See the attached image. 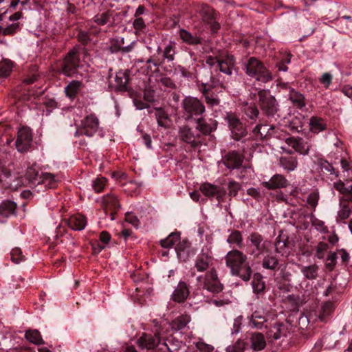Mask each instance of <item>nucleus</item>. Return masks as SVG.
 <instances>
[{
    "instance_id": "nucleus-6",
    "label": "nucleus",
    "mask_w": 352,
    "mask_h": 352,
    "mask_svg": "<svg viewBox=\"0 0 352 352\" xmlns=\"http://www.w3.org/2000/svg\"><path fill=\"white\" fill-rule=\"evenodd\" d=\"M225 119L228 122L230 130L234 140H239L246 135V128L237 115L234 113H227Z\"/></svg>"
},
{
    "instance_id": "nucleus-40",
    "label": "nucleus",
    "mask_w": 352,
    "mask_h": 352,
    "mask_svg": "<svg viewBox=\"0 0 352 352\" xmlns=\"http://www.w3.org/2000/svg\"><path fill=\"white\" fill-rule=\"evenodd\" d=\"M310 129L312 132L318 133L326 129L325 122L320 118L312 117L309 120Z\"/></svg>"
},
{
    "instance_id": "nucleus-59",
    "label": "nucleus",
    "mask_w": 352,
    "mask_h": 352,
    "mask_svg": "<svg viewBox=\"0 0 352 352\" xmlns=\"http://www.w3.org/2000/svg\"><path fill=\"white\" fill-rule=\"evenodd\" d=\"M228 242L230 243H236L240 245L242 241V236L239 231L232 232L228 238Z\"/></svg>"
},
{
    "instance_id": "nucleus-48",
    "label": "nucleus",
    "mask_w": 352,
    "mask_h": 352,
    "mask_svg": "<svg viewBox=\"0 0 352 352\" xmlns=\"http://www.w3.org/2000/svg\"><path fill=\"white\" fill-rule=\"evenodd\" d=\"M278 264V259L273 256L267 255L264 257L262 265L264 268L274 270Z\"/></svg>"
},
{
    "instance_id": "nucleus-22",
    "label": "nucleus",
    "mask_w": 352,
    "mask_h": 352,
    "mask_svg": "<svg viewBox=\"0 0 352 352\" xmlns=\"http://www.w3.org/2000/svg\"><path fill=\"white\" fill-rule=\"evenodd\" d=\"M198 137V133L193 131L187 125H184L179 127V138L183 142L190 144L192 146L196 145V139Z\"/></svg>"
},
{
    "instance_id": "nucleus-36",
    "label": "nucleus",
    "mask_w": 352,
    "mask_h": 352,
    "mask_svg": "<svg viewBox=\"0 0 352 352\" xmlns=\"http://www.w3.org/2000/svg\"><path fill=\"white\" fill-rule=\"evenodd\" d=\"M94 21L99 25H111L113 23L114 19L110 12H104L96 15Z\"/></svg>"
},
{
    "instance_id": "nucleus-3",
    "label": "nucleus",
    "mask_w": 352,
    "mask_h": 352,
    "mask_svg": "<svg viewBox=\"0 0 352 352\" xmlns=\"http://www.w3.org/2000/svg\"><path fill=\"white\" fill-rule=\"evenodd\" d=\"M258 104L262 112L267 116H273L278 110L275 98L269 90L262 89L258 92Z\"/></svg>"
},
{
    "instance_id": "nucleus-51",
    "label": "nucleus",
    "mask_w": 352,
    "mask_h": 352,
    "mask_svg": "<svg viewBox=\"0 0 352 352\" xmlns=\"http://www.w3.org/2000/svg\"><path fill=\"white\" fill-rule=\"evenodd\" d=\"M11 260L16 264L25 260V256L22 254V251L19 248H15L10 252Z\"/></svg>"
},
{
    "instance_id": "nucleus-28",
    "label": "nucleus",
    "mask_w": 352,
    "mask_h": 352,
    "mask_svg": "<svg viewBox=\"0 0 352 352\" xmlns=\"http://www.w3.org/2000/svg\"><path fill=\"white\" fill-rule=\"evenodd\" d=\"M39 168L38 166L34 163L27 168L25 178L30 184H40V175L38 174Z\"/></svg>"
},
{
    "instance_id": "nucleus-57",
    "label": "nucleus",
    "mask_w": 352,
    "mask_h": 352,
    "mask_svg": "<svg viewBox=\"0 0 352 352\" xmlns=\"http://www.w3.org/2000/svg\"><path fill=\"white\" fill-rule=\"evenodd\" d=\"M351 209L349 206L345 203H342L340 204V210L338 211L339 217L344 220L350 217Z\"/></svg>"
},
{
    "instance_id": "nucleus-24",
    "label": "nucleus",
    "mask_w": 352,
    "mask_h": 352,
    "mask_svg": "<svg viewBox=\"0 0 352 352\" xmlns=\"http://www.w3.org/2000/svg\"><path fill=\"white\" fill-rule=\"evenodd\" d=\"M212 261L213 258L210 255L204 252L201 253L197 256L195 267L199 272H204L211 266Z\"/></svg>"
},
{
    "instance_id": "nucleus-19",
    "label": "nucleus",
    "mask_w": 352,
    "mask_h": 352,
    "mask_svg": "<svg viewBox=\"0 0 352 352\" xmlns=\"http://www.w3.org/2000/svg\"><path fill=\"white\" fill-rule=\"evenodd\" d=\"M190 294V289L186 283L184 281L179 282L171 295V299L178 303L184 302Z\"/></svg>"
},
{
    "instance_id": "nucleus-58",
    "label": "nucleus",
    "mask_w": 352,
    "mask_h": 352,
    "mask_svg": "<svg viewBox=\"0 0 352 352\" xmlns=\"http://www.w3.org/2000/svg\"><path fill=\"white\" fill-rule=\"evenodd\" d=\"M319 199V194L318 192H311L307 198V203L311 208H314L316 207Z\"/></svg>"
},
{
    "instance_id": "nucleus-30",
    "label": "nucleus",
    "mask_w": 352,
    "mask_h": 352,
    "mask_svg": "<svg viewBox=\"0 0 352 352\" xmlns=\"http://www.w3.org/2000/svg\"><path fill=\"white\" fill-rule=\"evenodd\" d=\"M250 239L254 247L252 254L254 256H258L264 249L263 245L261 243L263 241L261 236L257 233H253L250 235Z\"/></svg>"
},
{
    "instance_id": "nucleus-45",
    "label": "nucleus",
    "mask_w": 352,
    "mask_h": 352,
    "mask_svg": "<svg viewBox=\"0 0 352 352\" xmlns=\"http://www.w3.org/2000/svg\"><path fill=\"white\" fill-rule=\"evenodd\" d=\"M176 44L174 42L170 41L166 45L163 51V56L168 61H173L175 58Z\"/></svg>"
},
{
    "instance_id": "nucleus-60",
    "label": "nucleus",
    "mask_w": 352,
    "mask_h": 352,
    "mask_svg": "<svg viewBox=\"0 0 352 352\" xmlns=\"http://www.w3.org/2000/svg\"><path fill=\"white\" fill-rule=\"evenodd\" d=\"M190 243L186 240L180 242L176 247V251L179 257H181L182 254L187 251L190 248Z\"/></svg>"
},
{
    "instance_id": "nucleus-25",
    "label": "nucleus",
    "mask_w": 352,
    "mask_h": 352,
    "mask_svg": "<svg viewBox=\"0 0 352 352\" xmlns=\"http://www.w3.org/2000/svg\"><path fill=\"white\" fill-rule=\"evenodd\" d=\"M287 329L282 323H276L272 326L267 332L268 338L278 340L283 336H286Z\"/></svg>"
},
{
    "instance_id": "nucleus-34",
    "label": "nucleus",
    "mask_w": 352,
    "mask_h": 352,
    "mask_svg": "<svg viewBox=\"0 0 352 352\" xmlns=\"http://www.w3.org/2000/svg\"><path fill=\"white\" fill-rule=\"evenodd\" d=\"M289 98L292 104L299 109L304 107L306 104L304 96L294 89L289 90Z\"/></svg>"
},
{
    "instance_id": "nucleus-47",
    "label": "nucleus",
    "mask_w": 352,
    "mask_h": 352,
    "mask_svg": "<svg viewBox=\"0 0 352 352\" xmlns=\"http://www.w3.org/2000/svg\"><path fill=\"white\" fill-rule=\"evenodd\" d=\"M197 129H198L201 133L205 135L209 134L216 128L215 124H214L213 126L208 124L202 118L197 119Z\"/></svg>"
},
{
    "instance_id": "nucleus-55",
    "label": "nucleus",
    "mask_w": 352,
    "mask_h": 352,
    "mask_svg": "<svg viewBox=\"0 0 352 352\" xmlns=\"http://www.w3.org/2000/svg\"><path fill=\"white\" fill-rule=\"evenodd\" d=\"M65 224L75 231L82 230L86 227V221H64Z\"/></svg>"
},
{
    "instance_id": "nucleus-61",
    "label": "nucleus",
    "mask_w": 352,
    "mask_h": 352,
    "mask_svg": "<svg viewBox=\"0 0 352 352\" xmlns=\"http://www.w3.org/2000/svg\"><path fill=\"white\" fill-rule=\"evenodd\" d=\"M337 260V254L336 252H330L327 258L326 267L329 270H332L336 265Z\"/></svg>"
},
{
    "instance_id": "nucleus-52",
    "label": "nucleus",
    "mask_w": 352,
    "mask_h": 352,
    "mask_svg": "<svg viewBox=\"0 0 352 352\" xmlns=\"http://www.w3.org/2000/svg\"><path fill=\"white\" fill-rule=\"evenodd\" d=\"M107 180L104 177H97L93 181L92 187L96 192H101L105 185H106Z\"/></svg>"
},
{
    "instance_id": "nucleus-9",
    "label": "nucleus",
    "mask_w": 352,
    "mask_h": 352,
    "mask_svg": "<svg viewBox=\"0 0 352 352\" xmlns=\"http://www.w3.org/2000/svg\"><path fill=\"white\" fill-rule=\"evenodd\" d=\"M204 287L212 293H219L223 289V285L220 283L217 271L214 267L206 273Z\"/></svg>"
},
{
    "instance_id": "nucleus-2",
    "label": "nucleus",
    "mask_w": 352,
    "mask_h": 352,
    "mask_svg": "<svg viewBox=\"0 0 352 352\" xmlns=\"http://www.w3.org/2000/svg\"><path fill=\"white\" fill-rule=\"evenodd\" d=\"M246 74L256 80L267 82L272 79V76L263 64L257 58L251 57L245 64Z\"/></svg>"
},
{
    "instance_id": "nucleus-13",
    "label": "nucleus",
    "mask_w": 352,
    "mask_h": 352,
    "mask_svg": "<svg viewBox=\"0 0 352 352\" xmlns=\"http://www.w3.org/2000/svg\"><path fill=\"white\" fill-rule=\"evenodd\" d=\"M200 81L203 86L202 91L206 103L211 107L218 105L219 104V99L213 95L207 94L208 91L212 89L217 85L218 80H216L214 77L210 76L209 80H207L206 79L204 80L201 78Z\"/></svg>"
},
{
    "instance_id": "nucleus-41",
    "label": "nucleus",
    "mask_w": 352,
    "mask_h": 352,
    "mask_svg": "<svg viewBox=\"0 0 352 352\" xmlns=\"http://www.w3.org/2000/svg\"><path fill=\"white\" fill-rule=\"evenodd\" d=\"M40 184H43L49 188H53L56 186L58 180L53 174L49 173H42L40 175Z\"/></svg>"
},
{
    "instance_id": "nucleus-5",
    "label": "nucleus",
    "mask_w": 352,
    "mask_h": 352,
    "mask_svg": "<svg viewBox=\"0 0 352 352\" xmlns=\"http://www.w3.org/2000/svg\"><path fill=\"white\" fill-rule=\"evenodd\" d=\"M99 129V120L98 118L91 114L82 120L80 124L77 127L75 136L86 135L92 137Z\"/></svg>"
},
{
    "instance_id": "nucleus-33",
    "label": "nucleus",
    "mask_w": 352,
    "mask_h": 352,
    "mask_svg": "<svg viewBox=\"0 0 352 352\" xmlns=\"http://www.w3.org/2000/svg\"><path fill=\"white\" fill-rule=\"evenodd\" d=\"M190 321V317L187 314L178 316L170 323L171 328L175 331L184 329Z\"/></svg>"
},
{
    "instance_id": "nucleus-7",
    "label": "nucleus",
    "mask_w": 352,
    "mask_h": 352,
    "mask_svg": "<svg viewBox=\"0 0 352 352\" xmlns=\"http://www.w3.org/2000/svg\"><path fill=\"white\" fill-rule=\"evenodd\" d=\"M185 113L188 118L199 116L205 111L203 103L196 98L186 97L182 102Z\"/></svg>"
},
{
    "instance_id": "nucleus-54",
    "label": "nucleus",
    "mask_w": 352,
    "mask_h": 352,
    "mask_svg": "<svg viewBox=\"0 0 352 352\" xmlns=\"http://www.w3.org/2000/svg\"><path fill=\"white\" fill-rule=\"evenodd\" d=\"M245 348V343L241 340H238L232 346L227 348L228 352H243Z\"/></svg>"
},
{
    "instance_id": "nucleus-17",
    "label": "nucleus",
    "mask_w": 352,
    "mask_h": 352,
    "mask_svg": "<svg viewBox=\"0 0 352 352\" xmlns=\"http://www.w3.org/2000/svg\"><path fill=\"white\" fill-rule=\"evenodd\" d=\"M217 68L221 72L226 75H232L233 70H235V59L234 56L230 54L221 56Z\"/></svg>"
},
{
    "instance_id": "nucleus-29",
    "label": "nucleus",
    "mask_w": 352,
    "mask_h": 352,
    "mask_svg": "<svg viewBox=\"0 0 352 352\" xmlns=\"http://www.w3.org/2000/svg\"><path fill=\"white\" fill-rule=\"evenodd\" d=\"M251 347L254 351H261L266 346L265 339L261 333H253L250 338Z\"/></svg>"
},
{
    "instance_id": "nucleus-49",
    "label": "nucleus",
    "mask_w": 352,
    "mask_h": 352,
    "mask_svg": "<svg viewBox=\"0 0 352 352\" xmlns=\"http://www.w3.org/2000/svg\"><path fill=\"white\" fill-rule=\"evenodd\" d=\"M243 111L245 114L251 120H255L259 114L258 108L254 104H246Z\"/></svg>"
},
{
    "instance_id": "nucleus-63",
    "label": "nucleus",
    "mask_w": 352,
    "mask_h": 352,
    "mask_svg": "<svg viewBox=\"0 0 352 352\" xmlns=\"http://www.w3.org/2000/svg\"><path fill=\"white\" fill-rule=\"evenodd\" d=\"M333 77L329 73H324L320 78V82L324 85L325 88H328L331 83Z\"/></svg>"
},
{
    "instance_id": "nucleus-50",
    "label": "nucleus",
    "mask_w": 352,
    "mask_h": 352,
    "mask_svg": "<svg viewBox=\"0 0 352 352\" xmlns=\"http://www.w3.org/2000/svg\"><path fill=\"white\" fill-rule=\"evenodd\" d=\"M241 188V185L239 183L233 180L230 181L228 184V195L230 197H236Z\"/></svg>"
},
{
    "instance_id": "nucleus-4",
    "label": "nucleus",
    "mask_w": 352,
    "mask_h": 352,
    "mask_svg": "<svg viewBox=\"0 0 352 352\" xmlns=\"http://www.w3.org/2000/svg\"><path fill=\"white\" fill-rule=\"evenodd\" d=\"M80 66V49L74 47L65 56L63 66V73L67 76H72L77 73Z\"/></svg>"
},
{
    "instance_id": "nucleus-20",
    "label": "nucleus",
    "mask_w": 352,
    "mask_h": 352,
    "mask_svg": "<svg viewBox=\"0 0 352 352\" xmlns=\"http://www.w3.org/2000/svg\"><path fill=\"white\" fill-rule=\"evenodd\" d=\"M287 179L282 175H274L267 182H262V185L269 190L285 188L288 186Z\"/></svg>"
},
{
    "instance_id": "nucleus-15",
    "label": "nucleus",
    "mask_w": 352,
    "mask_h": 352,
    "mask_svg": "<svg viewBox=\"0 0 352 352\" xmlns=\"http://www.w3.org/2000/svg\"><path fill=\"white\" fill-rule=\"evenodd\" d=\"M199 14L204 22L210 24L211 29L213 32L219 29L220 25L216 21V14L212 8L204 5L199 10Z\"/></svg>"
},
{
    "instance_id": "nucleus-46",
    "label": "nucleus",
    "mask_w": 352,
    "mask_h": 352,
    "mask_svg": "<svg viewBox=\"0 0 352 352\" xmlns=\"http://www.w3.org/2000/svg\"><path fill=\"white\" fill-rule=\"evenodd\" d=\"M12 70V63L10 60H3L0 62V78L8 77Z\"/></svg>"
},
{
    "instance_id": "nucleus-31",
    "label": "nucleus",
    "mask_w": 352,
    "mask_h": 352,
    "mask_svg": "<svg viewBox=\"0 0 352 352\" xmlns=\"http://www.w3.org/2000/svg\"><path fill=\"white\" fill-rule=\"evenodd\" d=\"M254 292L256 295H262L265 290V284L263 281V276L259 273H256L253 276V280L252 283Z\"/></svg>"
},
{
    "instance_id": "nucleus-14",
    "label": "nucleus",
    "mask_w": 352,
    "mask_h": 352,
    "mask_svg": "<svg viewBox=\"0 0 352 352\" xmlns=\"http://www.w3.org/2000/svg\"><path fill=\"white\" fill-rule=\"evenodd\" d=\"M104 212L109 214L111 220L116 219V210L120 207L118 197L114 194H109L103 197Z\"/></svg>"
},
{
    "instance_id": "nucleus-23",
    "label": "nucleus",
    "mask_w": 352,
    "mask_h": 352,
    "mask_svg": "<svg viewBox=\"0 0 352 352\" xmlns=\"http://www.w3.org/2000/svg\"><path fill=\"white\" fill-rule=\"evenodd\" d=\"M292 244L285 235H280L275 243L276 251L282 256H288L292 250Z\"/></svg>"
},
{
    "instance_id": "nucleus-1",
    "label": "nucleus",
    "mask_w": 352,
    "mask_h": 352,
    "mask_svg": "<svg viewBox=\"0 0 352 352\" xmlns=\"http://www.w3.org/2000/svg\"><path fill=\"white\" fill-rule=\"evenodd\" d=\"M225 260L232 275L240 277L244 281L250 279L252 271L247 256L242 252L237 250H231L227 253Z\"/></svg>"
},
{
    "instance_id": "nucleus-35",
    "label": "nucleus",
    "mask_w": 352,
    "mask_h": 352,
    "mask_svg": "<svg viewBox=\"0 0 352 352\" xmlns=\"http://www.w3.org/2000/svg\"><path fill=\"white\" fill-rule=\"evenodd\" d=\"M274 126H269L267 125L258 124L253 129V133L261 138H265L267 136L272 135L275 132Z\"/></svg>"
},
{
    "instance_id": "nucleus-62",
    "label": "nucleus",
    "mask_w": 352,
    "mask_h": 352,
    "mask_svg": "<svg viewBox=\"0 0 352 352\" xmlns=\"http://www.w3.org/2000/svg\"><path fill=\"white\" fill-rule=\"evenodd\" d=\"M157 123L160 126L166 127L168 124V118L164 112L160 111L157 114Z\"/></svg>"
},
{
    "instance_id": "nucleus-18",
    "label": "nucleus",
    "mask_w": 352,
    "mask_h": 352,
    "mask_svg": "<svg viewBox=\"0 0 352 352\" xmlns=\"http://www.w3.org/2000/svg\"><path fill=\"white\" fill-rule=\"evenodd\" d=\"M281 149L286 153H288L289 155L282 156L280 157V166L287 171L294 170L298 166V160L296 157L290 155L293 153V151L292 150L287 149L284 146H281Z\"/></svg>"
},
{
    "instance_id": "nucleus-39",
    "label": "nucleus",
    "mask_w": 352,
    "mask_h": 352,
    "mask_svg": "<svg viewBox=\"0 0 352 352\" xmlns=\"http://www.w3.org/2000/svg\"><path fill=\"white\" fill-rule=\"evenodd\" d=\"M180 239V233L174 232L170 233L166 239L160 241L161 246L164 248H172Z\"/></svg>"
},
{
    "instance_id": "nucleus-11",
    "label": "nucleus",
    "mask_w": 352,
    "mask_h": 352,
    "mask_svg": "<svg viewBox=\"0 0 352 352\" xmlns=\"http://www.w3.org/2000/svg\"><path fill=\"white\" fill-rule=\"evenodd\" d=\"M32 137L30 128L21 127L18 131V135L15 142L16 149L19 152L27 151L32 144Z\"/></svg>"
},
{
    "instance_id": "nucleus-16",
    "label": "nucleus",
    "mask_w": 352,
    "mask_h": 352,
    "mask_svg": "<svg viewBox=\"0 0 352 352\" xmlns=\"http://www.w3.org/2000/svg\"><path fill=\"white\" fill-rule=\"evenodd\" d=\"M25 184V179L17 175H12L9 170L6 168L3 172V185L12 190H16Z\"/></svg>"
},
{
    "instance_id": "nucleus-37",
    "label": "nucleus",
    "mask_w": 352,
    "mask_h": 352,
    "mask_svg": "<svg viewBox=\"0 0 352 352\" xmlns=\"http://www.w3.org/2000/svg\"><path fill=\"white\" fill-rule=\"evenodd\" d=\"M301 272L307 279L314 280L318 276V266L316 264L303 266Z\"/></svg>"
},
{
    "instance_id": "nucleus-44",
    "label": "nucleus",
    "mask_w": 352,
    "mask_h": 352,
    "mask_svg": "<svg viewBox=\"0 0 352 352\" xmlns=\"http://www.w3.org/2000/svg\"><path fill=\"white\" fill-rule=\"evenodd\" d=\"M82 85L81 82L78 80H72L66 87L65 94L69 98H73L79 91Z\"/></svg>"
},
{
    "instance_id": "nucleus-64",
    "label": "nucleus",
    "mask_w": 352,
    "mask_h": 352,
    "mask_svg": "<svg viewBox=\"0 0 352 352\" xmlns=\"http://www.w3.org/2000/svg\"><path fill=\"white\" fill-rule=\"evenodd\" d=\"M196 347L201 352H212L214 349L212 345L206 344L201 341H199L196 343Z\"/></svg>"
},
{
    "instance_id": "nucleus-38",
    "label": "nucleus",
    "mask_w": 352,
    "mask_h": 352,
    "mask_svg": "<svg viewBox=\"0 0 352 352\" xmlns=\"http://www.w3.org/2000/svg\"><path fill=\"white\" fill-rule=\"evenodd\" d=\"M25 338L31 343L36 345L44 344L40 332L36 329L28 330L25 334Z\"/></svg>"
},
{
    "instance_id": "nucleus-42",
    "label": "nucleus",
    "mask_w": 352,
    "mask_h": 352,
    "mask_svg": "<svg viewBox=\"0 0 352 352\" xmlns=\"http://www.w3.org/2000/svg\"><path fill=\"white\" fill-rule=\"evenodd\" d=\"M318 165L320 169V172L323 174L334 175L338 177V174L336 173L333 167L327 160L320 159L318 161Z\"/></svg>"
},
{
    "instance_id": "nucleus-8",
    "label": "nucleus",
    "mask_w": 352,
    "mask_h": 352,
    "mask_svg": "<svg viewBox=\"0 0 352 352\" xmlns=\"http://www.w3.org/2000/svg\"><path fill=\"white\" fill-rule=\"evenodd\" d=\"M199 190L208 197H215L219 203L224 201L226 193L223 187L208 182L201 184L199 186Z\"/></svg>"
},
{
    "instance_id": "nucleus-27",
    "label": "nucleus",
    "mask_w": 352,
    "mask_h": 352,
    "mask_svg": "<svg viewBox=\"0 0 352 352\" xmlns=\"http://www.w3.org/2000/svg\"><path fill=\"white\" fill-rule=\"evenodd\" d=\"M132 48V45L124 46V38H117L112 41L109 47L110 51L112 53L121 52L122 54L131 52Z\"/></svg>"
},
{
    "instance_id": "nucleus-12",
    "label": "nucleus",
    "mask_w": 352,
    "mask_h": 352,
    "mask_svg": "<svg viewBox=\"0 0 352 352\" xmlns=\"http://www.w3.org/2000/svg\"><path fill=\"white\" fill-rule=\"evenodd\" d=\"M129 80V74L126 70L119 71L109 78V86L116 91L125 90Z\"/></svg>"
},
{
    "instance_id": "nucleus-32",
    "label": "nucleus",
    "mask_w": 352,
    "mask_h": 352,
    "mask_svg": "<svg viewBox=\"0 0 352 352\" xmlns=\"http://www.w3.org/2000/svg\"><path fill=\"white\" fill-rule=\"evenodd\" d=\"M16 205L10 201H4L0 205V215L3 218H8L14 214Z\"/></svg>"
},
{
    "instance_id": "nucleus-21",
    "label": "nucleus",
    "mask_w": 352,
    "mask_h": 352,
    "mask_svg": "<svg viewBox=\"0 0 352 352\" xmlns=\"http://www.w3.org/2000/svg\"><path fill=\"white\" fill-rule=\"evenodd\" d=\"M266 313L263 309H257L252 314L250 325L253 328L261 329L267 322Z\"/></svg>"
},
{
    "instance_id": "nucleus-53",
    "label": "nucleus",
    "mask_w": 352,
    "mask_h": 352,
    "mask_svg": "<svg viewBox=\"0 0 352 352\" xmlns=\"http://www.w3.org/2000/svg\"><path fill=\"white\" fill-rule=\"evenodd\" d=\"M329 249L327 243L320 242L316 248V256L319 259H322L324 257V254Z\"/></svg>"
},
{
    "instance_id": "nucleus-43",
    "label": "nucleus",
    "mask_w": 352,
    "mask_h": 352,
    "mask_svg": "<svg viewBox=\"0 0 352 352\" xmlns=\"http://www.w3.org/2000/svg\"><path fill=\"white\" fill-rule=\"evenodd\" d=\"M180 38L186 43L190 45H196L200 43V39L197 36L191 34L185 30H181L179 32Z\"/></svg>"
},
{
    "instance_id": "nucleus-10",
    "label": "nucleus",
    "mask_w": 352,
    "mask_h": 352,
    "mask_svg": "<svg viewBox=\"0 0 352 352\" xmlns=\"http://www.w3.org/2000/svg\"><path fill=\"white\" fill-rule=\"evenodd\" d=\"M161 338L158 332L154 334L143 333L137 340V344L141 349L153 350L160 343Z\"/></svg>"
},
{
    "instance_id": "nucleus-26",
    "label": "nucleus",
    "mask_w": 352,
    "mask_h": 352,
    "mask_svg": "<svg viewBox=\"0 0 352 352\" xmlns=\"http://www.w3.org/2000/svg\"><path fill=\"white\" fill-rule=\"evenodd\" d=\"M243 162L242 157L236 152L229 153L225 157L224 164L230 169L239 168Z\"/></svg>"
},
{
    "instance_id": "nucleus-56",
    "label": "nucleus",
    "mask_w": 352,
    "mask_h": 352,
    "mask_svg": "<svg viewBox=\"0 0 352 352\" xmlns=\"http://www.w3.org/2000/svg\"><path fill=\"white\" fill-rule=\"evenodd\" d=\"M333 304L331 302L324 303L319 316L320 320H324V318L333 311Z\"/></svg>"
}]
</instances>
